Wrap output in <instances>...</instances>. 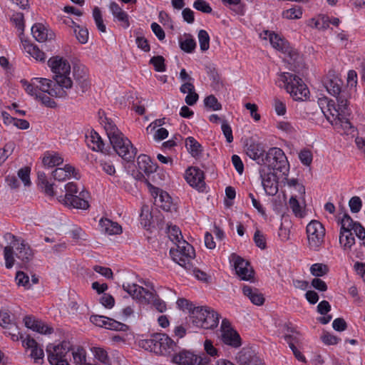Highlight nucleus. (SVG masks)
Returning a JSON list of instances; mask_svg holds the SVG:
<instances>
[{
    "label": "nucleus",
    "instance_id": "2f4dec72",
    "mask_svg": "<svg viewBox=\"0 0 365 365\" xmlns=\"http://www.w3.org/2000/svg\"><path fill=\"white\" fill-rule=\"evenodd\" d=\"M222 341L229 346L237 348L241 346V338L233 329H226L221 335Z\"/></svg>",
    "mask_w": 365,
    "mask_h": 365
},
{
    "label": "nucleus",
    "instance_id": "8fccbe9b",
    "mask_svg": "<svg viewBox=\"0 0 365 365\" xmlns=\"http://www.w3.org/2000/svg\"><path fill=\"white\" fill-rule=\"evenodd\" d=\"M329 272V267L327 265L322 263H316L311 266L310 272L315 277H323L326 275Z\"/></svg>",
    "mask_w": 365,
    "mask_h": 365
},
{
    "label": "nucleus",
    "instance_id": "473e14b6",
    "mask_svg": "<svg viewBox=\"0 0 365 365\" xmlns=\"http://www.w3.org/2000/svg\"><path fill=\"white\" fill-rule=\"evenodd\" d=\"M137 164L138 169L147 175L155 172L158 168L148 155L143 154L138 157Z\"/></svg>",
    "mask_w": 365,
    "mask_h": 365
},
{
    "label": "nucleus",
    "instance_id": "338daca9",
    "mask_svg": "<svg viewBox=\"0 0 365 365\" xmlns=\"http://www.w3.org/2000/svg\"><path fill=\"white\" fill-rule=\"evenodd\" d=\"M169 237L175 244V245H177L178 243H180V242H182L183 240L182 239L181 231L176 226H173L170 229Z\"/></svg>",
    "mask_w": 365,
    "mask_h": 365
},
{
    "label": "nucleus",
    "instance_id": "c9c22d12",
    "mask_svg": "<svg viewBox=\"0 0 365 365\" xmlns=\"http://www.w3.org/2000/svg\"><path fill=\"white\" fill-rule=\"evenodd\" d=\"M100 225L103 230L108 235H118L122 232L121 226L118 223L113 222L108 218L101 219Z\"/></svg>",
    "mask_w": 365,
    "mask_h": 365
},
{
    "label": "nucleus",
    "instance_id": "412c9836",
    "mask_svg": "<svg viewBox=\"0 0 365 365\" xmlns=\"http://www.w3.org/2000/svg\"><path fill=\"white\" fill-rule=\"evenodd\" d=\"M341 224L342 229H349L350 232L353 230L358 238L365 239V228L359 222H354L349 215H344Z\"/></svg>",
    "mask_w": 365,
    "mask_h": 365
},
{
    "label": "nucleus",
    "instance_id": "58836bf2",
    "mask_svg": "<svg viewBox=\"0 0 365 365\" xmlns=\"http://www.w3.org/2000/svg\"><path fill=\"white\" fill-rule=\"evenodd\" d=\"M282 53L286 55L288 63L293 66L294 71L299 68L301 63V56L297 50L292 48L289 44L287 51H283Z\"/></svg>",
    "mask_w": 365,
    "mask_h": 365
},
{
    "label": "nucleus",
    "instance_id": "a878e982",
    "mask_svg": "<svg viewBox=\"0 0 365 365\" xmlns=\"http://www.w3.org/2000/svg\"><path fill=\"white\" fill-rule=\"evenodd\" d=\"M159 336L158 347L160 351L158 354L167 355L175 350L177 347L176 344L167 334L159 333Z\"/></svg>",
    "mask_w": 365,
    "mask_h": 365
},
{
    "label": "nucleus",
    "instance_id": "79ce46f5",
    "mask_svg": "<svg viewBox=\"0 0 365 365\" xmlns=\"http://www.w3.org/2000/svg\"><path fill=\"white\" fill-rule=\"evenodd\" d=\"M287 331L284 339L288 343L289 348H291L292 344L295 345V344H298L301 341V334L294 328L287 326Z\"/></svg>",
    "mask_w": 365,
    "mask_h": 365
},
{
    "label": "nucleus",
    "instance_id": "5701e85b",
    "mask_svg": "<svg viewBox=\"0 0 365 365\" xmlns=\"http://www.w3.org/2000/svg\"><path fill=\"white\" fill-rule=\"evenodd\" d=\"M23 346L31 349V356L36 363H40V360L43 361L44 353L43 349L39 346L35 339L27 336L22 341Z\"/></svg>",
    "mask_w": 365,
    "mask_h": 365
},
{
    "label": "nucleus",
    "instance_id": "603ef678",
    "mask_svg": "<svg viewBox=\"0 0 365 365\" xmlns=\"http://www.w3.org/2000/svg\"><path fill=\"white\" fill-rule=\"evenodd\" d=\"M71 356H73V363L75 365H83L86 363V353L83 349L78 348L76 351L73 349L70 351Z\"/></svg>",
    "mask_w": 365,
    "mask_h": 365
},
{
    "label": "nucleus",
    "instance_id": "4be33fe9",
    "mask_svg": "<svg viewBox=\"0 0 365 365\" xmlns=\"http://www.w3.org/2000/svg\"><path fill=\"white\" fill-rule=\"evenodd\" d=\"M260 36L264 39L268 38L271 45L276 50L279 51L282 53L287 51L288 45L289 43L274 32L264 31L263 34H260Z\"/></svg>",
    "mask_w": 365,
    "mask_h": 365
},
{
    "label": "nucleus",
    "instance_id": "ea45409f",
    "mask_svg": "<svg viewBox=\"0 0 365 365\" xmlns=\"http://www.w3.org/2000/svg\"><path fill=\"white\" fill-rule=\"evenodd\" d=\"M185 146L192 156L196 158L201 155L202 151V146L193 137L186 138Z\"/></svg>",
    "mask_w": 365,
    "mask_h": 365
},
{
    "label": "nucleus",
    "instance_id": "aec40b11",
    "mask_svg": "<svg viewBox=\"0 0 365 365\" xmlns=\"http://www.w3.org/2000/svg\"><path fill=\"white\" fill-rule=\"evenodd\" d=\"M34 255L33 250L24 240H22L19 246L16 247V256L24 267H26L33 259Z\"/></svg>",
    "mask_w": 365,
    "mask_h": 365
},
{
    "label": "nucleus",
    "instance_id": "e433bc0d",
    "mask_svg": "<svg viewBox=\"0 0 365 365\" xmlns=\"http://www.w3.org/2000/svg\"><path fill=\"white\" fill-rule=\"evenodd\" d=\"M159 333L154 334L150 338L140 341V345L144 349L150 352L158 354L160 349L158 347V341H159Z\"/></svg>",
    "mask_w": 365,
    "mask_h": 365
},
{
    "label": "nucleus",
    "instance_id": "423d86ee",
    "mask_svg": "<svg viewBox=\"0 0 365 365\" xmlns=\"http://www.w3.org/2000/svg\"><path fill=\"white\" fill-rule=\"evenodd\" d=\"M71 350L72 345L68 341H63L57 345L48 344L46 347V353L49 364L51 365H69Z\"/></svg>",
    "mask_w": 365,
    "mask_h": 365
},
{
    "label": "nucleus",
    "instance_id": "9d476101",
    "mask_svg": "<svg viewBox=\"0 0 365 365\" xmlns=\"http://www.w3.org/2000/svg\"><path fill=\"white\" fill-rule=\"evenodd\" d=\"M309 249L317 251L324 242L325 229L317 220L311 221L306 228Z\"/></svg>",
    "mask_w": 365,
    "mask_h": 365
},
{
    "label": "nucleus",
    "instance_id": "69168bd1",
    "mask_svg": "<svg viewBox=\"0 0 365 365\" xmlns=\"http://www.w3.org/2000/svg\"><path fill=\"white\" fill-rule=\"evenodd\" d=\"M193 7L205 14H210L212 12V8L205 0H196L193 4Z\"/></svg>",
    "mask_w": 365,
    "mask_h": 365
},
{
    "label": "nucleus",
    "instance_id": "0e129e2a",
    "mask_svg": "<svg viewBox=\"0 0 365 365\" xmlns=\"http://www.w3.org/2000/svg\"><path fill=\"white\" fill-rule=\"evenodd\" d=\"M16 281L19 286L22 285L26 289H29L31 287L29 276L21 271L16 272Z\"/></svg>",
    "mask_w": 365,
    "mask_h": 365
},
{
    "label": "nucleus",
    "instance_id": "6ab92c4d",
    "mask_svg": "<svg viewBox=\"0 0 365 365\" xmlns=\"http://www.w3.org/2000/svg\"><path fill=\"white\" fill-rule=\"evenodd\" d=\"M241 365H264L262 359L250 349H242L237 356Z\"/></svg>",
    "mask_w": 365,
    "mask_h": 365
},
{
    "label": "nucleus",
    "instance_id": "20e7f679",
    "mask_svg": "<svg viewBox=\"0 0 365 365\" xmlns=\"http://www.w3.org/2000/svg\"><path fill=\"white\" fill-rule=\"evenodd\" d=\"M287 92L294 101H305L309 98V91L303 80L295 74L284 72L280 74Z\"/></svg>",
    "mask_w": 365,
    "mask_h": 365
},
{
    "label": "nucleus",
    "instance_id": "f257e3e1",
    "mask_svg": "<svg viewBox=\"0 0 365 365\" xmlns=\"http://www.w3.org/2000/svg\"><path fill=\"white\" fill-rule=\"evenodd\" d=\"M145 285L150 289H146L137 284L130 283L123 284V288L133 299L144 304L153 303L159 312H164L166 310L165 302L158 298L156 291L150 282L145 283Z\"/></svg>",
    "mask_w": 365,
    "mask_h": 365
},
{
    "label": "nucleus",
    "instance_id": "f3484780",
    "mask_svg": "<svg viewBox=\"0 0 365 365\" xmlns=\"http://www.w3.org/2000/svg\"><path fill=\"white\" fill-rule=\"evenodd\" d=\"M234 266L237 274L242 280H250L253 277L254 271L248 261L240 256L233 255Z\"/></svg>",
    "mask_w": 365,
    "mask_h": 365
},
{
    "label": "nucleus",
    "instance_id": "72a5a7b5",
    "mask_svg": "<svg viewBox=\"0 0 365 365\" xmlns=\"http://www.w3.org/2000/svg\"><path fill=\"white\" fill-rule=\"evenodd\" d=\"M339 243L345 252L350 251L355 244V238L352 232L349 229H342V225L340 230Z\"/></svg>",
    "mask_w": 365,
    "mask_h": 365
},
{
    "label": "nucleus",
    "instance_id": "6e6d98bb",
    "mask_svg": "<svg viewBox=\"0 0 365 365\" xmlns=\"http://www.w3.org/2000/svg\"><path fill=\"white\" fill-rule=\"evenodd\" d=\"M73 32L76 35V38L81 43H86L88 39V31L86 27H81L79 25L76 26L74 29Z\"/></svg>",
    "mask_w": 365,
    "mask_h": 365
},
{
    "label": "nucleus",
    "instance_id": "f03ea898",
    "mask_svg": "<svg viewBox=\"0 0 365 365\" xmlns=\"http://www.w3.org/2000/svg\"><path fill=\"white\" fill-rule=\"evenodd\" d=\"M55 82L43 78H34L38 85V91L41 93H47L49 96L56 98H63L67 95V90L72 87L73 82L71 78L58 76L54 78Z\"/></svg>",
    "mask_w": 365,
    "mask_h": 365
},
{
    "label": "nucleus",
    "instance_id": "49530a36",
    "mask_svg": "<svg viewBox=\"0 0 365 365\" xmlns=\"http://www.w3.org/2000/svg\"><path fill=\"white\" fill-rule=\"evenodd\" d=\"M282 16L287 19H299L302 16V9L299 6H294L283 11Z\"/></svg>",
    "mask_w": 365,
    "mask_h": 365
},
{
    "label": "nucleus",
    "instance_id": "3c124183",
    "mask_svg": "<svg viewBox=\"0 0 365 365\" xmlns=\"http://www.w3.org/2000/svg\"><path fill=\"white\" fill-rule=\"evenodd\" d=\"M198 41L200 50L206 51L210 48V36L205 30H200L198 32Z\"/></svg>",
    "mask_w": 365,
    "mask_h": 365
},
{
    "label": "nucleus",
    "instance_id": "dca6fc26",
    "mask_svg": "<svg viewBox=\"0 0 365 365\" xmlns=\"http://www.w3.org/2000/svg\"><path fill=\"white\" fill-rule=\"evenodd\" d=\"M203 172L197 167H190L185 172V180L190 186L203 191L205 187Z\"/></svg>",
    "mask_w": 365,
    "mask_h": 365
},
{
    "label": "nucleus",
    "instance_id": "c85d7f7f",
    "mask_svg": "<svg viewBox=\"0 0 365 365\" xmlns=\"http://www.w3.org/2000/svg\"><path fill=\"white\" fill-rule=\"evenodd\" d=\"M109 9L113 17L121 23V25L124 29H127L130 26L128 14L124 11L117 3L115 1L110 2Z\"/></svg>",
    "mask_w": 365,
    "mask_h": 365
},
{
    "label": "nucleus",
    "instance_id": "774afa93",
    "mask_svg": "<svg viewBox=\"0 0 365 365\" xmlns=\"http://www.w3.org/2000/svg\"><path fill=\"white\" fill-rule=\"evenodd\" d=\"M349 205L351 211L353 213H357L360 211L361 206H362L361 200L358 196L352 197L349 200Z\"/></svg>",
    "mask_w": 365,
    "mask_h": 365
},
{
    "label": "nucleus",
    "instance_id": "9b49d317",
    "mask_svg": "<svg viewBox=\"0 0 365 365\" xmlns=\"http://www.w3.org/2000/svg\"><path fill=\"white\" fill-rule=\"evenodd\" d=\"M172 361L178 365H208L210 360L204 354L195 355L184 350L175 354Z\"/></svg>",
    "mask_w": 365,
    "mask_h": 365
},
{
    "label": "nucleus",
    "instance_id": "a19ab883",
    "mask_svg": "<svg viewBox=\"0 0 365 365\" xmlns=\"http://www.w3.org/2000/svg\"><path fill=\"white\" fill-rule=\"evenodd\" d=\"M102 123H103L104 128L110 141L123 133L118 130L116 125L107 118L102 120Z\"/></svg>",
    "mask_w": 365,
    "mask_h": 365
},
{
    "label": "nucleus",
    "instance_id": "1a4fd4ad",
    "mask_svg": "<svg viewBox=\"0 0 365 365\" xmlns=\"http://www.w3.org/2000/svg\"><path fill=\"white\" fill-rule=\"evenodd\" d=\"M115 152L127 162L134 160L137 154V148L133 146L131 141L121 133L110 141Z\"/></svg>",
    "mask_w": 365,
    "mask_h": 365
},
{
    "label": "nucleus",
    "instance_id": "4d7b16f0",
    "mask_svg": "<svg viewBox=\"0 0 365 365\" xmlns=\"http://www.w3.org/2000/svg\"><path fill=\"white\" fill-rule=\"evenodd\" d=\"M204 103L207 108L212 110H220L222 109L221 103L213 95H210L207 96L204 100Z\"/></svg>",
    "mask_w": 365,
    "mask_h": 365
},
{
    "label": "nucleus",
    "instance_id": "0eeeda50",
    "mask_svg": "<svg viewBox=\"0 0 365 365\" xmlns=\"http://www.w3.org/2000/svg\"><path fill=\"white\" fill-rule=\"evenodd\" d=\"M170 254L173 259L185 269L190 270L192 268L191 262L195 257V250L185 240L178 243L175 248H171Z\"/></svg>",
    "mask_w": 365,
    "mask_h": 365
},
{
    "label": "nucleus",
    "instance_id": "a18cd8bd",
    "mask_svg": "<svg viewBox=\"0 0 365 365\" xmlns=\"http://www.w3.org/2000/svg\"><path fill=\"white\" fill-rule=\"evenodd\" d=\"M63 159L58 154L48 155L43 158V163L45 166L52 168L62 164Z\"/></svg>",
    "mask_w": 365,
    "mask_h": 365
},
{
    "label": "nucleus",
    "instance_id": "37998d69",
    "mask_svg": "<svg viewBox=\"0 0 365 365\" xmlns=\"http://www.w3.org/2000/svg\"><path fill=\"white\" fill-rule=\"evenodd\" d=\"M180 48L186 53H192L196 48V42L191 35H185V39L179 41Z\"/></svg>",
    "mask_w": 365,
    "mask_h": 365
},
{
    "label": "nucleus",
    "instance_id": "bb28decb",
    "mask_svg": "<svg viewBox=\"0 0 365 365\" xmlns=\"http://www.w3.org/2000/svg\"><path fill=\"white\" fill-rule=\"evenodd\" d=\"M52 175L53 178L58 181H63L71 176H73L76 179H78L80 178L75 168L70 165H66L64 168H56L53 171Z\"/></svg>",
    "mask_w": 365,
    "mask_h": 365
},
{
    "label": "nucleus",
    "instance_id": "4c0bfd02",
    "mask_svg": "<svg viewBox=\"0 0 365 365\" xmlns=\"http://www.w3.org/2000/svg\"><path fill=\"white\" fill-rule=\"evenodd\" d=\"M23 45L24 50L27 52L31 56L35 58L36 61H44L46 59V55L44 52L38 48V47L36 45L30 43L27 41H24Z\"/></svg>",
    "mask_w": 365,
    "mask_h": 365
},
{
    "label": "nucleus",
    "instance_id": "bf43d9fd",
    "mask_svg": "<svg viewBox=\"0 0 365 365\" xmlns=\"http://www.w3.org/2000/svg\"><path fill=\"white\" fill-rule=\"evenodd\" d=\"M92 351L96 359L103 364H108L109 362L108 353L104 349L101 347H93Z\"/></svg>",
    "mask_w": 365,
    "mask_h": 365
},
{
    "label": "nucleus",
    "instance_id": "a211bd4d",
    "mask_svg": "<svg viewBox=\"0 0 365 365\" xmlns=\"http://www.w3.org/2000/svg\"><path fill=\"white\" fill-rule=\"evenodd\" d=\"M73 73L76 86L80 88L82 93L87 91L91 87L88 69L84 66H76L73 67Z\"/></svg>",
    "mask_w": 365,
    "mask_h": 365
},
{
    "label": "nucleus",
    "instance_id": "e2e57ef3",
    "mask_svg": "<svg viewBox=\"0 0 365 365\" xmlns=\"http://www.w3.org/2000/svg\"><path fill=\"white\" fill-rule=\"evenodd\" d=\"M30 172L31 168L29 167H24L18 171V177L21 180L25 186L31 185Z\"/></svg>",
    "mask_w": 365,
    "mask_h": 365
},
{
    "label": "nucleus",
    "instance_id": "39448f33",
    "mask_svg": "<svg viewBox=\"0 0 365 365\" xmlns=\"http://www.w3.org/2000/svg\"><path fill=\"white\" fill-rule=\"evenodd\" d=\"M189 317L195 327L208 329L217 327L220 315L208 307H195Z\"/></svg>",
    "mask_w": 365,
    "mask_h": 365
},
{
    "label": "nucleus",
    "instance_id": "13d9d810",
    "mask_svg": "<svg viewBox=\"0 0 365 365\" xmlns=\"http://www.w3.org/2000/svg\"><path fill=\"white\" fill-rule=\"evenodd\" d=\"M150 63L154 66L155 70L158 72L165 71V58L162 56H153L150 58Z\"/></svg>",
    "mask_w": 365,
    "mask_h": 365
},
{
    "label": "nucleus",
    "instance_id": "864d4df0",
    "mask_svg": "<svg viewBox=\"0 0 365 365\" xmlns=\"http://www.w3.org/2000/svg\"><path fill=\"white\" fill-rule=\"evenodd\" d=\"M5 265L7 269H11L14 264V250L12 246H6L4 249Z\"/></svg>",
    "mask_w": 365,
    "mask_h": 365
},
{
    "label": "nucleus",
    "instance_id": "4468645a",
    "mask_svg": "<svg viewBox=\"0 0 365 365\" xmlns=\"http://www.w3.org/2000/svg\"><path fill=\"white\" fill-rule=\"evenodd\" d=\"M48 65L51 71L55 73L54 78L58 76L65 78H70L67 76L71 71V66L67 60L58 56H53L48 61Z\"/></svg>",
    "mask_w": 365,
    "mask_h": 365
},
{
    "label": "nucleus",
    "instance_id": "393cba45",
    "mask_svg": "<svg viewBox=\"0 0 365 365\" xmlns=\"http://www.w3.org/2000/svg\"><path fill=\"white\" fill-rule=\"evenodd\" d=\"M86 141L89 148L94 151H100L105 154H108V150L104 148V143L98 135L94 130H91L89 135H86Z\"/></svg>",
    "mask_w": 365,
    "mask_h": 365
},
{
    "label": "nucleus",
    "instance_id": "2eb2a0df",
    "mask_svg": "<svg viewBox=\"0 0 365 365\" xmlns=\"http://www.w3.org/2000/svg\"><path fill=\"white\" fill-rule=\"evenodd\" d=\"M259 173L265 192L269 195H274L278 191V182L274 173L262 168Z\"/></svg>",
    "mask_w": 365,
    "mask_h": 365
},
{
    "label": "nucleus",
    "instance_id": "09e8293b",
    "mask_svg": "<svg viewBox=\"0 0 365 365\" xmlns=\"http://www.w3.org/2000/svg\"><path fill=\"white\" fill-rule=\"evenodd\" d=\"M93 17L95 21L96 25L97 26V29L99 30V31L102 33L106 32V26L104 24L103 16L101 14V11L100 9L97 6H96L93 9Z\"/></svg>",
    "mask_w": 365,
    "mask_h": 365
},
{
    "label": "nucleus",
    "instance_id": "5fc2aeb1",
    "mask_svg": "<svg viewBox=\"0 0 365 365\" xmlns=\"http://www.w3.org/2000/svg\"><path fill=\"white\" fill-rule=\"evenodd\" d=\"M31 83H28L26 80L21 81V83L25 86L26 91L31 96H35L36 98H38V96L41 92L38 91V85L36 83V81H34V78L31 80Z\"/></svg>",
    "mask_w": 365,
    "mask_h": 365
},
{
    "label": "nucleus",
    "instance_id": "c756f323",
    "mask_svg": "<svg viewBox=\"0 0 365 365\" xmlns=\"http://www.w3.org/2000/svg\"><path fill=\"white\" fill-rule=\"evenodd\" d=\"M242 292L255 305L261 306L264 302V295L257 288L245 285L242 287Z\"/></svg>",
    "mask_w": 365,
    "mask_h": 365
},
{
    "label": "nucleus",
    "instance_id": "7ed1b4c3",
    "mask_svg": "<svg viewBox=\"0 0 365 365\" xmlns=\"http://www.w3.org/2000/svg\"><path fill=\"white\" fill-rule=\"evenodd\" d=\"M65 189L66 195H61L58 198L60 202L68 207L83 210L88 208L89 205L87 200L88 192L87 191L83 190L78 192V185L73 182L67 183Z\"/></svg>",
    "mask_w": 365,
    "mask_h": 365
},
{
    "label": "nucleus",
    "instance_id": "cd10ccee",
    "mask_svg": "<svg viewBox=\"0 0 365 365\" xmlns=\"http://www.w3.org/2000/svg\"><path fill=\"white\" fill-rule=\"evenodd\" d=\"M348 114V109L346 113H342L341 115H339L334 120H331V123L335 127L336 129H341L346 134H351L354 131V127L351 125L349 120L346 118Z\"/></svg>",
    "mask_w": 365,
    "mask_h": 365
},
{
    "label": "nucleus",
    "instance_id": "680f3d73",
    "mask_svg": "<svg viewBox=\"0 0 365 365\" xmlns=\"http://www.w3.org/2000/svg\"><path fill=\"white\" fill-rule=\"evenodd\" d=\"M106 329H110V330H114V331H125L128 330V327L125 324H123V323L115 321L111 318H109L108 323H107Z\"/></svg>",
    "mask_w": 365,
    "mask_h": 365
},
{
    "label": "nucleus",
    "instance_id": "6e6552de",
    "mask_svg": "<svg viewBox=\"0 0 365 365\" xmlns=\"http://www.w3.org/2000/svg\"><path fill=\"white\" fill-rule=\"evenodd\" d=\"M264 167L267 170H273L286 174L289 170V165L284 151L277 147L271 148L265 155Z\"/></svg>",
    "mask_w": 365,
    "mask_h": 365
},
{
    "label": "nucleus",
    "instance_id": "f704fd0d",
    "mask_svg": "<svg viewBox=\"0 0 365 365\" xmlns=\"http://www.w3.org/2000/svg\"><path fill=\"white\" fill-rule=\"evenodd\" d=\"M348 109V103H346V108L341 109L339 108V104L337 103V108L336 107L335 103L332 100H329L327 102V110L323 111L327 119L331 123V120H334V118L339 117L342 115V113H345L346 110Z\"/></svg>",
    "mask_w": 365,
    "mask_h": 365
},
{
    "label": "nucleus",
    "instance_id": "ddd939ff",
    "mask_svg": "<svg viewBox=\"0 0 365 365\" xmlns=\"http://www.w3.org/2000/svg\"><path fill=\"white\" fill-rule=\"evenodd\" d=\"M149 190L154 198V205L165 211H171L173 204L169 194L148 182Z\"/></svg>",
    "mask_w": 365,
    "mask_h": 365
},
{
    "label": "nucleus",
    "instance_id": "c03bdc74",
    "mask_svg": "<svg viewBox=\"0 0 365 365\" xmlns=\"http://www.w3.org/2000/svg\"><path fill=\"white\" fill-rule=\"evenodd\" d=\"M329 24L338 26L339 19L338 18L330 19L329 16H324L315 21L314 27L319 30H324L329 26Z\"/></svg>",
    "mask_w": 365,
    "mask_h": 365
},
{
    "label": "nucleus",
    "instance_id": "de8ad7c7",
    "mask_svg": "<svg viewBox=\"0 0 365 365\" xmlns=\"http://www.w3.org/2000/svg\"><path fill=\"white\" fill-rule=\"evenodd\" d=\"M11 20L15 24V26L17 28V29L21 31V33L19 34V36L21 41L24 42V40L22 38L25 27L24 14L21 12L16 13L15 14L13 15Z\"/></svg>",
    "mask_w": 365,
    "mask_h": 365
},
{
    "label": "nucleus",
    "instance_id": "7c9ffc66",
    "mask_svg": "<svg viewBox=\"0 0 365 365\" xmlns=\"http://www.w3.org/2000/svg\"><path fill=\"white\" fill-rule=\"evenodd\" d=\"M31 33L34 38L38 42L51 40L54 37L53 33H48V29L42 24H35L31 27Z\"/></svg>",
    "mask_w": 365,
    "mask_h": 365
},
{
    "label": "nucleus",
    "instance_id": "b1692460",
    "mask_svg": "<svg viewBox=\"0 0 365 365\" xmlns=\"http://www.w3.org/2000/svg\"><path fill=\"white\" fill-rule=\"evenodd\" d=\"M264 152L262 145L259 143H251L246 146L247 155L260 165L264 164Z\"/></svg>",
    "mask_w": 365,
    "mask_h": 365
},
{
    "label": "nucleus",
    "instance_id": "052dcab7",
    "mask_svg": "<svg viewBox=\"0 0 365 365\" xmlns=\"http://www.w3.org/2000/svg\"><path fill=\"white\" fill-rule=\"evenodd\" d=\"M289 205L294 214L299 217L304 216L302 207L300 206L299 202L297 200L296 197L292 196L289 201Z\"/></svg>",
    "mask_w": 365,
    "mask_h": 365
},
{
    "label": "nucleus",
    "instance_id": "f8f14e48",
    "mask_svg": "<svg viewBox=\"0 0 365 365\" xmlns=\"http://www.w3.org/2000/svg\"><path fill=\"white\" fill-rule=\"evenodd\" d=\"M341 81L337 78L328 79L324 82V87L329 94L336 98L339 108H346L348 103L347 95L341 91Z\"/></svg>",
    "mask_w": 365,
    "mask_h": 365
}]
</instances>
